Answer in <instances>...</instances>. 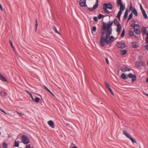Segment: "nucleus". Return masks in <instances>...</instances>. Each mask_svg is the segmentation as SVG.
<instances>
[{
	"instance_id": "45",
	"label": "nucleus",
	"mask_w": 148,
	"mask_h": 148,
	"mask_svg": "<svg viewBox=\"0 0 148 148\" xmlns=\"http://www.w3.org/2000/svg\"><path fill=\"white\" fill-rule=\"evenodd\" d=\"M110 92L113 95H114V93L112 90H110Z\"/></svg>"
},
{
	"instance_id": "5",
	"label": "nucleus",
	"mask_w": 148,
	"mask_h": 148,
	"mask_svg": "<svg viewBox=\"0 0 148 148\" xmlns=\"http://www.w3.org/2000/svg\"><path fill=\"white\" fill-rule=\"evenodd\" d=\"M129 9L136 16H138L137 11L135 8L133 7L132 3L131 1H130Z\"/></svg>"
},
{
	"instance_id": "36",
	"label": "nucleus",
	"mask_w": 148,
	"mask_h": 148,
	"mask_svg": "<svg viewBox=\"0 0 148 148\" xmlns=\"http://www.w3.org/2000/svg\"><path fill=\"white\" fill-rule=\"evenodd\" d=\"M133 13L131 12L130 14V15L129 16L128 18H129V19H131L133 17Z\"/></svg>"
},
{
	"instance_id": "35",
	"label": "nucleus",
	"mask_w": 148,
	"mask_h": 148,
	"mask_svg": "<svg viewBox=\"0 0 148 148\" xmlns=\"http://www.w3.org/2000/svg\"><path fill=\"white\" fill-rule=\"evenodd\" d=\"M98 4H97V3H95L94 5V6L93 7L94 10H95V9H96L97 8V6H98Z\"/></svg>"
},
{
	"instance_id": "50",
	"label": "nucleus",
	"mask_w": 148,
	"mask_h": 148,
	"mask_svg": "<svg viewBox=\"0 0 148 148\" xmlns=\"http://www.w3.org/2000/svg\"><path fill=\"white\" fill-rule=\"evenodd\" d=\"M139 29V27H135V28H134V29Z\"/></svg>"
},
{
	"instance_id": "21",
	"label": "nucleus",
	"mask_w": 148,
	"mask_h": 148,
	"mask_svg": "<svg viewBox=\"0 0 148 148\" xmlns=\"http://www.w3.org/2000/svg\"><path fill=\"white\" fill-rule=\"evenodd\" d=\"M114 24L117 26L119 24H120L119 23L116 19H115L114 20Z\"/></svg>"
},
{
	"instance_id": "32",
	"label": "nucleus",
	"mask_w": 148,
	"mask_h": 148,
	"mask_svg": "<svg viewBox=\"0 0 148 148\" xmlns=\"http://www.w3.org/2000/svg\"><path fill=\"white\" fill-rule=\"evenodd\" d=\"M7 144L5 143L4 142L3 143V148H8Z\"/></svg>"
},
{
	"instance_id": "1",
	"label": "nucleus",
	"mask_w": 148,
	"mask_h": 148,
	"mask_svg": "<svg viewBox=\"0 0 148 148\" xmlns=\"http://www.w3.org/2000/svg\"><path fill=\"white\" fill-rule=\"evenodd\" d=\"M113 22L109 21L107 24L103 23L101 27V36L100 40V45L102 46H104L105 42L107 44H108L110 42H112L114 40V37L113 36H111L110 38V40H108V37L112 34V31L111 27Z\"/></svg>"
},
{
	"instance_id": "11",
	"label": "nucleus",
	"mask_w": 148,
	"mask_h": 148,
	"mask_svg": "<svg viewBox=\"0 0 148 148\" xmlns=\"http://www.w3.org/2000/svg\"><path fill=\"white\" fill-rule=\"evenodd\" d=\"M0 79L3 82L8 83V81L6 78L1 73H0Z\"/></svg>"
},
{
	"instance_id": "18",
	"label": "nucleus",
	"mask_w": 148,
	"mask_h": 148,
	"mask_svg": "<svg viewBox=\"0 0 148 148\" xmlns=\"http://www.w3.org/2000/svg\"><path fill=\"white\" fill-rule=\"evenodd\" d=\"M14 146L18 147L19 146V141L18 140H15L14 143Z\"/></svg>"
},
{
	"instance_id": "23",
	"label": "nucleus",
	"mask_w": 148,
	"mask_h": 148,
	"mask_svg": "<svg viewBox=\"0 0 148 148\" xmlns=\"http://www.w3.org/2000/svg\"><path fill=\"white\" fill-rule=\"evenodd\" d=\"M96 29H97V28H96V27L95 26H94L92 27V33L93 34H94L93 32H95L96 31Z\"/></svg>"
},
{
	"instance_id": "41",
	"label": "nucleus",
	"mask_w": 148,
	"mask_h": 148,
	"mask_svg": "<svg viewBox=\"0 0 148 148\" xmlns=\"http://www.w3.org/2000/svg\"><path fill=\"white\" fill-rule=\"evenodd\" d=\"M145 47L147 50H148V44L145 45Z\"/></svg>"
},
{
	"instance_id": "29",
	"label": "nucleus",
	"mask_w": 148,
	"mask_h": 148,
	"mask_svg": "<svg viewBox=\"0 0 148 148\" xmlns=\"http://www.w3.org/2000/svg\"><path fill=\"white\" fill-rule=\"evenodd\" d=\"M125 30L124 29H123L122 31V33L121 34V36L122 38L124 36L125 34Z\"/></svg>"
},
{
	"instance_id": "15",
	"label": "nucleus",
	"mask_w": 148,
	"mask_h": 148,
	"mask_svg": "<svg viewBox=\"0 0 148 148\" xmlns=\"http://www.w3.org/2000/svg\"><path fill=\"white\" fill-rule=\"evenodd\" d=\"M0 95L3 97L5 98L6 97L7 93L5 92H0Z\"/></svg>"
},
{
	"instance_id": "57",
	"label": "nucleus",
	"mask_w": 148,
	"mask_h": 148,
	"mask_svg": "<svg viewBox=\"0 0 148 148\" xmlns=\"http://www.w3.org/2000/svg\"><path fill=\"white\" fill-rule=\"evenodd\" d=\"M66 126L69 125L68 123H66Z\"/></svg>"
},
{
	"instance_id": "28",
	"label": "nucleus",
	"mask_w": 148,
	"mask_h": 148,
	"mask_svg": "<svg viewBox=\"0 0 148 148\" xmlns=\"http://www.w3.org/2000/svg\"><path fill=\"white\" fill-rule=\"evenodd\" d=\"M134 32L137 34H139L140 33L139 29L137 28L136 29H134Z\"/></svg>"
},
{
	"instance_id": "44",
	"label": "nucleus",
	"mask_w": 148,
	"mask_h": 148,
	"mask_svg": "<svg viewBox=\"0 0 148 148\" xmlns=\"http://www.w3.org/2000/svg\"><path fill=\"white\" fill-rule=\"evenodd\" d=\"M105 60H106L107 63V64H109V62L108 59L107 58H106L105 59Z\"/></svg>"
},
{
	"instance_id": "7",
	"label": "nucleus",
	"mask_w": 148,
	"mask_h": 148,
	"mask_svg": "<svg viewBox=\"0 0 148 148\" xmlns=\"http://www.w3.org/2000/svg\"><path fill=\"white\" fill-rule=\"evenodd\" d=\"M129 78H132V82L135 81L136 80V77L135 75H133L132 73H130L128 75V76Z\"/></svg>"
},
{
	"instance_id": "61",
	"label": "nucleus",
	"mask_w": 148,
	"mask_h": 148,
	"mask_svg": "<svg viewBox=\"0 0 148 148\" xmlns=\"http://www.w3.org/2000/svg\"><path fill=\"white\" fill-rule=\"evenodd\" d=\"M48 1H49V0H48Z\"/></svg>"
},
{
	"instance_id": "52",
	"label": "nucleus",
	"mask_w": 148,
	"mask_h": 148,
	"mask_svg": "<svg viewBox=\"0 0 148 148\" xmlns=\"http://www.w3.org/2000/svg\"><path fill=\"white\" fill-rule=\"evenodd\" d=\"M98 0H96V3H97V4H98Z\"/></svg>"
},
{
	"instance_id": "55",
	"label": "nucleus",
	"mask_w": 148,
	"mask_h": 148,
	"mask_svg": "<svg viewBox=\"0 0 148 148\" xmlns=\"http://www.w3.org/2000/svg\"><path fill=\"white\" fill-rule=\"evenodd\" d=\"M145 95H146V96H147L148 97V94L146 93Z\"/></svg>"
},
{
	"instance_id": "43",
	"label": "nucleus",
	"mask_w": 148,
	"mask_h": 148,
	"mask_svg": "<svg viewBox=\"0 0 148 148\" xmlns=\"http://www.w3.org/2000/svg\"><path fill=\"white\" fill-rule=\"evenodd\" d=\"M29 95H30V96L31 97L32 100H33V99L34 98L32 95L31 93H29Z\"/></svg>"
},
{
	"instance_id": "17",
	"label": "nucleus",
	"mask_w": 148,
	"mask_h": 148,
	"mask_svg": "<svg viewBox=\"0 0 148 148\" xmlns=\"http://www.w3.org/2000/svg\"><path fill=\"white\" fill-rule=\"evenodd\" d=\"M53 29L54 31L55 32L59 34H60L59 32L57 30L56 28L54 25H53Z\"/></svg>"
},
{
	"instance_id": "25",
	"label": "nucleus",
	"mask_w": 148,
	"mask_h": 148,
	"mask_svg": "<svg viewBox=\"0 0 148 148\" xmlns=\"http://www.w3.org/2000/svg\"><path fill=\"white\" fill-rule=\"evenodd\" d=\"M130 26L131 27H134V28H135V27H139V25L138 24H132Z\"/></svg>"
},
{
	"instance_id": "47",
	"label": "nucleus",
	"mask_w": 148,
	"mask_h": 148,
	"mask_svg": "<svg viewBox=\"0 0 148 148\" xmlns=\"http://www.w3.org/2000/svg\"><path fill=\"white\" fill-rule=\"evenodd\" d=\"M146 41L147 43H148V37H146Z\"/></svg>"
},
{
	"instance_id": "9",
	"label": "nucleus",
	"mask_w": 148,
	"mask_h": 148,
	"mask_svg": "<svg viewBox=\"0 0 148 148\" xmlns=\"http://www.w3.org/2000/svg\"><path fill=\"white\" fill-rule=\"evenodd\" d=\"M79 4L82 7L86 6V0H80L79 1Z\"/></svg>"
},
{
	"instance_id": "22",
	"label": "nucleus",
	"mask_w": 148,
	"mask_h": 148,
	"mask_svg": "<svg viewBox=\"0 0 148 148\" xmlns=\"http://www.w3.org/2000/svg\"><path fill=\"white\" fill-rule=\"evenodd\" d=\"M142 12V13L143 14V16L144 17V18H148V16H147V14H146V12H145V11H144V12Z\"/></svg>"
},
{
	"instance_id": "33",
	"label": "nucleus",
	"mask_w": 148,
	"mask_h": 148,
	"mask_svg": "<svg viewBox=\"0 0 148 148\" xmlns=\"http://www.w3.org/2000/svg\"><path fill=\"white\" fill-rule=\"evenodd\" d=\"M38 25V24L37 20V19H36V24H35V26H36V27H35L36 30H35V31H36V29H37V27Z\"/></svg>"
},
{
	"instance_id": "34",
	"label": "nucleus",
	"mask_w": 148,
	"mask_h": 148,
	"mask_svg": "<svg viewBox=\"0 0 148 148\" xmlns=\"http://www.w3.org/2000/svg\"><path fill=\"white\" fill-rule=\"evenodd\" d=\"M129 35L130 36H132L134 35V32L132 31H130L129 32Z\"/></svg>"
},
{
	"instance_id": "49",
	"label": "nucleus",
	"mask_w": 148,
	"mask_h": 148,
	"mask_svg": "<svg viewBox=\"0 0 148 148\" xmlns=\"http://www.w3.org/2000/svg\"><path fill=\"white\" fill-rule=\"evenodd\" d=\"M107 88L108 89V90L109 91H110V90H112V89L110 87H109L108 88Z\"/></svg>"
},
{
	"instance_id": "4",
	"label": "nucleus",
	"mask_w": 148,
	"mask_h": 148,
	"mask_svg": "<svg viewBox=\"0 0 148 148\" xmlns=\"http://www.w3.org/2000/svg\"><path fill=\"white\" fill-rule=\"evenodd\" d=\"M123 134L126 136L128 138L130 139L131 141L133 143H136V142L134 138L132 137L129 134H128L125 130L123 131Z\"/></svg>"
},
{
	"instance_id": "60",
	"label": "nucleus",
	"mask_w": 148,
	"mask_h": 148,
	"mask_svg": "<svg viewBox=\"0 0 148 148\" xmlns=\"http://www.w3.org/2000/svg\"><path fill=\"white\" fill-rule=\"evenodd\" d=\"M147 64H148V62H147Z\"/></svg>"
},
{
	"instance_id": "27",
	"label": "nucleus",
	"mask_w": 148,
	"mask_h": 148,
	"mask_svg": "<svg viewBox=\"0 0 148 148\" xmlns=\"http://www.w3.org/2000/svg\"><path fill=\"white\" fill-rule=\"evenodd\" d=\"M127 51L125 50H123L121 51V54L122 55H124L126 54Z\"/></svg>"
},
{
	"instance_id": "20",
	"label": "nucleus",
	"mask_w": 148,
	"mask_h": 148,
	"mask_svg": "<svg viewBox=\"0 0 148 148\" xmlns=\"http://www.w3.org/2000/svg\"><path fill=\"white\" fill-rule=\"evenodd\" d=\"M45 89L49 93H50L53 96L55 97V95L46 86L44 85Z\"/></svg>"
},
{
	"instance_id": "16",
	"label": "nucleus",
	"mask_w": 148,
	"mask_h": 148,
	"mask_svg": "<svg viewBox=\"0 0 148 148\" xmlns=\"http://www.w3.org/2000/svg\"><path fill=\"white\" fill-rule=\"evenodd\" d=\"M121 77L124 79H127L128 78V77L126 76L124 73H123L121 75Z\"/></svg>"
},
{
	"instance_id": "48",
	"label": "nucleus",
	"mask_w": 148,
	"mask_h": 148,
	"mask_svg": "<svg viewBox=\"0 0 148 148\" xmlns=\"http://www.w3.org/2000/svg\"><path fill=\"white\" fill-rule=\"evenodd\" d=\"M0 110L2 112H4V113H5V114H6L7 113H6L4 110H1V109H0Z\"/></svg>"
},
{
	"instance_id": "8",
	"label": "nucleus",
	"mask_w": 148,
	"mask_h": 148,
	"mask_svg": "<svg viewBox=\"0 0 148 148\" xmlns=\"http://www.w3.org/2000/svg\"><path fill=\"white\" fill-rule=\"evenodd\" d=\"M117 47L122 49H124L125 47V45L124 43H118L116 45Z\"/></svg>"
},
{
	"instance_id": "53",
	"label": "nucleus",
	"mask_w": 148,
	"mask_h": 148,
	"mask_svg": "<svg viewBox=\"0 0 148 148\" xmlns=\"http://www.w3.org/2000/svg\"><path fill=\"white\" fill-rule=\"evenodd\" d=\"M130 19H129V18H128L127 21V22H128Z\"/></svg>"
},
{
	"instance_id": "39",
	"label": "nucleus",
	"mask_w": 148,
	"mask_h": 148,
	"mask_svg": "<svg viewBox=\"0 0 148 148\" xmlns=\"http://www.w3.org/2000/svg\"><path fill=\"white\" fill-rule=\"evenodd\" d=\"M10 42L11 45V46L13 48V50H14V47L13 46V44L12 42L10 41Z\"/></svg>"
},
{
	"instance_id": "12",
	"label": "nucleus",
	"mask_w": 148,
	"mask_h": 148,
	"mask_svg": "<svg viewBox=\"0 0 148 148\" xmlns=\"http://www.w3.org/2000/svg\"><path fill=\"white\" fill-rule=\"evenodd\" d=\"M49 125L52 128H54L55 127V125L53 122L52 121H49L48 122Z\"/></svg>"
},
{
	"instance_id": "51",
	"label": "nucleus",
	"mask_w": 148,
	"mask_h": 148,
	"mask_svg": "<svg viewBox=\"0 0 148 148\" xmlns=\"http://www.w3.org/2000/svg\"><path fill=\"white\" fill-rule=\"evenodd\" d=\"M146 37H148V32L146 34Z\"/></svg>"
},
{
	"instance_id": "10",
	"label": "nucleus",
	"mask_w": 148,
	"mask_h": 148,
	"mask_svg": "<svg viewBox=\"0 0 148 148\" xmlns=\"http://www.w3.org/2000/svg\"><path fill=\"white\" fill-rule=\"evenodd\" d=\"M120 70L123 72H125L127 71H129L130 70V69L126 67H121L120 68Z\"/></svg>"
},
{
	"instance_id": "58",
	"label": "nucleus",
	"mask_w": 148,
	"mask_h": 148,
	"mask_svg": "<svg viewBox=\"0 0 148 148\" xmlns=\"http://www.w3.org/2000/svg\"><path fill=\"white\" fill-rule=\"evenodd\" d=\"M25 148H27V145L25 147Z\"/></svg>"
},
{
	"instance_id": "26",
	"label": "nucleus",
	"mask_w": 148,
	"mask_h": 148,
	"mask_svg": "<svg viewBox=\"0 0 148 148\" xmlns=\"http://www.w3.org/2000/svg\"><path fill=\"white\" fill-rule=\"evenodd\" d=\"M142 31L144 34H146L147 29L145 27H143L142 29Z\"/></svg>"
},
{
	"instance_id": "6",
	"label": "nucleus",
	"mask_w": 148,
	"mask_h": 148,
	"mask_svg": "<svg viewBox=\"0 0 148 148\" xmlns=\"http://www.w3.org/2000/svg\"><path fill=\"white\" fill-rule=\"evenodd\" d=\"M21 139L22 143L24 144H27L30 142L29 138L25 135H23L21 136Z\"/></svg>"
},
{
	"instance_id": "38",
	"label": "nucleus",
	"mask_w": 148,
	"mask_h": 148,
	"mask_svg": "<svg viewBox=\"0 0 148 148\" xmlns=\"http://www.w3.org/2000/svg\"><path fill=\"white\" fill-rule=\"evenodd\" d=\"M105 85L106 87L107 88H108L109 87V86L108 84L106 82H105Z\"/></svg>"
},
{
	"instance_id": "24",
	"label": "nucleus",
	"mask_w": 148,
	"mask_h": 148,
	"mask_svg": "<svg viewBox=\"0 0 148 148\" xmlns=\"http://www.w3.org/2000/svg\"><path fill=\"white\" fill-rule=\"evenodd\" d=\"M117 3L118 5H119L123 4L121 0H117Z\"/></svg>"
},
{
	"instance_id": "19",
	"label": "nucleus",
	"mask_w": 148,
	"mask_h": 148,
	"mask_svg": "<svg viewBox=\"0 0 148 148\" xmlns=\"http://www.w3.org/2000/svg\"><path fill=\"white\" fill-rule=\"evenodd\" d=\"M40 100V98L39 97H36L35 99L34 98L33 99V100H32L33 101L35 102L36 103H38Z\"/></svg>"
},
{
	"instance_id": "54",
	"label": "nucleus",
	"mask_w": 148,
	"mask_h": 148,
	"mask_svg": "<svg viewBox=\"0 0 148 148\" xmlns=\"http://www.w3.org/2000/svg\"><path fill=\"white\" fill-rule=\"evenodd\" d=\"M146 82L147 83H148V78L146 79Z\"/></svg>"
},
{
	"instance_id": "14",
	"label": "nucleus",
	"mask_w": 148,
	"mask_h": 148,
	"mask_svg": "<svg viewBox=\"0 0 148 148\" xmlns=\"http://www.w3.org/2000/svg\"><path fill=\"white\" fill-rule=\"evenodd\" d=\"M128 15V10L126 9L125 11V14H124V17H123V19L124 20H126V19Z\"/></svg>"
},
{
	"instance_id": "13",
	"label": "nucleus",
	"mask_w": 148,
	"mask_h": 148,
	"mask_svg": "<svg viewBox=\"0 0 148 148\" xmlns=\"http://www.w3.org/2000/svg\"><path fill=\"white\" fill-rule=\"evenodd\" d=\"M121 27L120 24H119L117 26V27L116 30V31L118 33V34H119L121 31Z\"/></svg>"
},
{
	"instance_id": "40",
	"label": "nucleus",
	"mask_w": 148,
	"mask_h": 148,
	"mask_svg": "<svg viewBox=\"0 0 148 148\" xmlns=\"http://www.w3.org/2000/svg\"><path fill=\"white\" fill-rule=\"evenodd\" d=\"M93 19L94 21L96 22H97L98 21V18L97 17H95L93 18Z\"/></svg>"
},
{
	"instance_id": "2",
	"label": "nucleus",
	"mask_w": 148,
	"mask_h": 148,
	"mask_svg": "<svg viewBox=\"0 0 148 148\" xmlns=\"http://www.w3.org/2000/svg\"><path fill=\"white\" fill-rule=\"evenodd\" d=\"M112 8V5L110 3H105L103 5V10L107 14L110 13V12L107 9L108 8L109 9L111 10Z\"/></svg>"
},
{
	"instance_id": "3",
	"label": "nucleus",
	"mask_w": 148,
	"mask_h": 148,
	"mask_svg": "<svg viewBox=\"0 0 148 148\" xmlns=\"http://www.w3.org/2000/svg\"><path fill=\"white\" fill-rule=\"evenodd\" d=\"M120 6V10L118 12L117 15V17L120 20V17L121 14L122 13V12L124 11L125 9V5L123 4L119 5Z\"/></svg>"
},
{
	"instance_id": "31",
	"label": "nucleus",
	"mask_w": 148,
	"mask_h": 148,
	"mask_svg": "<svg viewBox=\"0 0 148 148\" xmlns=\"http://www.w3.org/2000/svg\"><path fill=\"white\" fill-rule=\"evenodd\" d=\"M104 17V16L101 14H100L98 16V18L99 19H100Z\"/></svg>"
},
{
	"instance_id": "46",
	"label": "nucleus",
	"mask_w": 148,
	"mask_h": 148,
	"mask_svg": "<svg viewBox=\"0 0 148 148\" xmlns=\"http://www.w3.org/2000/svg\"><path fill=\"white\" fill-rule=\"evenodd\" d=\"M19 115L20 116H22V115H24V114L20 112V113H19Z\"/></svg>"
},
{
	"instance_id": "59",
	"label": "nucleus",
	"mask_w": 148,
	"mask_h": 148,
	"mask_svg": "<svg viewBox=\"0 0 148 148\" xmlns=\"http://www.w3.org/2000/svg\"><path fill=\"white\" fill-rule=\"evenodd\" d=\"M0 148H1V147L0 146Z\"/></svg>"
},
{
	"instance_id": "30",
	"label": "nucleus",
	"mask_w": 148,
	"mask_h": 148,
	"mask_svg": "<svg viewBox=\"0 0 148 148\" xmlns=\"http://www.w3.org/2000/svg\"><path fill=\"white\" fill-rule=\"evenodd\" d=\"M132 47L134 48H137L138 47V46L135 43H133L132 44Z\"/></svg>"
},
{
	"instance_id": "56",
	"label": "nucleus",
	"mask_w": 148,
	"mask_h": 148,
	"mask_svg": "<svg viewBox=\"0 0 148 148\" xmlns=\"http://www.w3.org/2000/svg\"><path fill=\"white\" fill-rule=\"evenodd\" d=\"M16 112H17L18 114H19V113H20V112L17 111H16Z\"/></svg>"
},
{
	"instance_id": "42",
	"label": "nucleus",
	"mask_w": 148,
	"mask_h": 148,
	"mask_svg": "<svg viewBox=\"0 0 148 148\" xmlns=\"http://www.w3.org/2000/svg\"><path fill=\"white\" fill-rule=\"evenodd\" d=\"M88 10H89L90 11H92L93 10H94L93 8H88Z\"/></svg>"
},
{
	"instance_id": "37",
	"label": "nucleus",
	"mask_w": 148,
	"mask_h": 148,
	"mask_svg": "<svg viewBox=\"0 0 148 148\" xmlns=\"http://www.w3.org/2000/svg\"><path fill=\"white\" fill-rule=\"evenodd\" d=\"M140 9L142 12L145 11V10L143 8L141 4H140Z\"/></svg>"
}]
</instances>
